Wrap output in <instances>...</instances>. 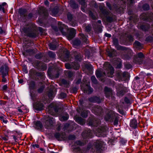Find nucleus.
Masks as SVG:
<instances>
[{"label": "nucleus", "instance_id": "nucleus-1", "mask_svg": "<svg viewBox=\"0 0 153 153\" xmlns=\"http://www.w3.org/2000/svg\"><path fill=\"white\" fill-rule=\"evenodd\" d=\"M103 69L105 70L103 72L100 71H96V75L97 77L101 81H103V78L105 76H107L112 77L114 73V68L109 64L108 62H105L103 65Z\"/></svg>", "mask_w": 153, "mask_h": 153}, {"label": "nucleus", "instance_id": "nucleus-2", "mask_svg": "<svg viewBox=\"0 0 153 153\" xmlns=\"http://www.w3.org/2000/svg\"><path fill=\"white\" fill-rule=\"evenodd\" d=\"M59 28L57 27H53V29L56 32L59 31L63 35L66 36L67 39L69 40H71L75 36L76 34V30L74 28H71L69 30V33L67 34L66 33L63 31L64 29L65 26L64 25L62 24L61 22H58Z\"/></svg>", "mask_w": 153, "mask_h": 153}, {"label": "nucleus", "instance_id": "nucleus-3", "mask_svg": "<svg viewBox=\"0 0 153 153\" xmlns=\"http://www.w3.org/2000/svg\"><path fill=\"white\" fill-rule=\"evenodd\" d=\"M100 11L99 13L100 16L102 18L106 19L109 22H112L115 19V17L108 16L109 13L105 9L104 7L100 6Z\"/></svg>", "mask_w": 153, "mask_h": 153}, {"label": "nucleus", "instance_id": "nucleus-4", "mask_svg": "<svg viewBox=\"0 0 153 153\" xmlns=\"http://www.w3.org/2000/svg\"><path fill=\"white\" fill-rule=\"evenodd\" d=\"M54 136L59 141L66 140H73L75 138V136L74 135H70L68 137H67L64 133L60 134L56 133L55 134Z\"/></svg>", "mask_w": 153, "mask_h": 153}, {"label": "nucleus", "instance_id": "nucleus-5", "mask_svg": "<svg viewBox=\"0 0 153 153\" xmlns=\"http://www.w3.org/2000/svg\"><path fill=\"white\" fill-rule=\"evenodd\" d=\"M47 109L48 113L53 116H57L58 114V108L55 103H51Z\"/></svg>", "mask_w": 153, "mask_h": 153}, {"label": "nucleus", "instance_id": "nucleus-6", "mask_svg": "<svg viewBox=\"0 0 153 153\" xmlns=\"http://www.w3.org/2000/svg\"><path fill=\"white\" fill-rule=\"evenodd\" d=\"M144 57V55L142 53H138L137 55L134 56L133 58V63L136 64H143V59Z\"/></svg>", "mask_w": 153, "mask_h": 153}, {"label": "nucleus", "instance_id": "nucleus-7", "mask_svg": "<svg viewBox=\"0 0 153 153\" xmlns=\"http://www.w3.org/2000/svg\"><path fill=\"white\" fill-rule=\"evenodd\" d=\"M45 122L44 126L46 128H51L53 127L55 123V119L53 118L48 116L45 118Z\"/></svg>", "mask_w": 153, "mask_h": 153}, {"label": "nucleus", "instance_id": "nucleus-8", "mask_svg": "<svg viewBox=\"0 0 153 153\" xmlns=\"http://www.w3.org/2000/svg\"><path fill=\"white\" fill-rule=\"evenodd\" d=\"M83 81L86 85L85 88L82 87V89L84 91V93H86L88 94H91L93 91V89L91 87L89 81L85 80V79H83Z\"/></svg>", "mask_w": 153, "mask_h": 153}, {"label": "nucleus", "instance_id": "nucleus-9", "mask_svg": "<svg viewBox=\"0 0 153 153\" xmlns=\"http://www.w3.org/2000/svg\"><path fill=\"white\" fill-rule=\"evenodd\" d=\"M106 130V127L105 126L101 127L100 128H98L95 131V133L96 136L98 137H104L105 136Z\"/></svg>", "mask_w": 153, "mask_h": 153}, {"label": "nucleus", "instance_id": "nucleus-10", "mask_svg": "<svg viewBox=\"0 0 153 153\" xmlns=\"http://www.w3.org/2000/svg\"><path fill=\"white\" fill-rule=\"evenodd\" d=\"M23 31L28 36L31 37H34L36 36V33L33 32V29L30 27L25 28Z\"/></svg>", "mask_w": 153, "mask_h": 153}, {"label": "nucleus", "instance_id": "nucleus-11", "mask_svg": "<svg viewBox=\"0 0 153 153\" xmlns=\"http://www.w3.org/2000/svg\"><path fill=\"white\" fill-rule=\"evenodd\" d=\"M82 135L84 139L92 138L93 136V131L89 129H87L82 133Z\"/></svg>", "mask_w": 153, "mask_h": 153}, {"label": "nucleus", "instance_id": "nucleus-12", "mask_svg": "<svg viewBox=\"0 0 153 153\" xmlns=\"http://www.w3.org/2000/svg\"><path fill=\"white\" fill-rule=\"evenodd\" d=\"M66 68L70 69L74 68L75 70L78 69L80 67V65L77 62H74L70 64L69 63H66L65 64Z\"/></svg>", "mask_w": 153, "mask_h": 153}, {"label": "nucleus", "instance_id": "nucleus-13", "mask_svg": "<svg viewBox=\"0 0 153 153\" xmlns=\"http://www.w3.org/2000/svg\"><path fill=\"white\" fill-rule=\"evenodd\" d=\"M60 59L63 61H68L69 60V52L66 49H65L63 54L60 56Z\"/></svg>", "mask_w": 153, "mask_h": 153}, {"label": "nucleus", "instance_id": "nucleus-14", "mask_svg": "<svg viewBox=\"0 0 153 153\" xmlns=\"http://www.w3.org/2000/svg\"><path fill=\"white\" fill-rule=\"evenodd\" d=\"M9 68L7 65L1 66L0 68V72L2 74V76H7L8 74Z\"/></svg>", "mask_w": 153, "mask_h": 153}, {"label": "nucleus", "instance_id": "nucleus-15", "mask_svg": "<svg viewBox=\"0 0 153 153\" xmlns=\"http://www.w3.org/2000/svg\"><path fill=\"white\" fill-rule=\"evenodd\" d=\"M125 59H129L131 56L132 55V51L130 49L126 47L125 48Z\"/></svg>", "mask_w": 153, "mask_h": 153}, {"label": "nucleus", "instance_id": "nucleus-16", "mask_svg": "<svg viewBox=\"0 0 153 153\" xmlns=\"http://www.w3.org/2000/svg\"><path fill=\"white\" fill-rule=\"evenodd\" d=\"M104 145L105 143L99 140H96L94 144V145L97 149H100Z\"/></svg>", "mask_w": 153, "mask_h": 153}, {"label": "nucleus", "instance_id": "nucleus-17", "mask_svg": "<svg viewBox=\"0 0 153 153\" xmlns=\"http://www.w3.org/2000/svg\"><path fill=\"white\" fill-rule=\"evenodd\" d=\"M151 15L148 13H142L140 16V18L144 20L149 21V19H152V17Z\"/></svg>", "mask_w": 153, "mask_h": 153}, {"label": "nucleus", "instance_id": "nucleus-18", "mask_svg": "<svg viewBox=\"0 0 153 153\" xmlns=\"http://www.w3.org/2000/svg\"><path fill=\"white\" fill-rule=\"evenodd\" d=\"M139 28L144 31H148L150 29V25L147 24H144L138 26Z\"/></svg>", "mask_w": 153, "mask_h": 153}, {"label": "nucleus", "instance_id": "nucleus-19", "mask_svg": "<svg viewBox=\"0 0 153 153\" xmlns=\"http://www.w3.org/2000/svg\"><path fill=\"white\" fill-rule=\"evenodd\" d=\"M138 123L136 119H135L131 120L130 123V126L132 128L135 129L137 128Z\"/></svg>", "mask_w": 153, "mask_h": 153}, {"label": "nucleus", "instance_id": "nucleus-20", "mask_svg": "<svg viewBox=\"0 0 153 153\" xmlns=\"http://www.w3.org/2000/svg\"><path fill=\"white\" fill-rule=\"evenodd\" d=\"M92 112L96 115L100 113L102 111V108L100 106H95L91 110Z\"/></svg>", "mask_w": 153, "mask_h": 153}, {"label": "nucleus", "instance_id": "nucleus-21", "mask_svg": "<svg viewBox=\"0 0 153 153\" xmlns=\"http://www.w3.org/2000/svg\"><path fill=\"white\" fill-rule=\"evenodd\" d=\"M104 91L106 97H110L113 94L112 90L109 88L105 87L104 88Z\"/></svg>", "mask_w": 153, "mask_h": 153}, {"label": "nucleus", "instance_id": "nucleus-22", "mask_svg": "<svg viewBox=\"0 0 153 153\" xmlns=\"http://www.w3.org/2000/svg\"><path fill=\"white\" fill-rule=\"evenodd\" d=\"M69 118V115L66 113H63L59 116V120L61 121L67 120Z\"/></svg>", "mask_w": 153, "mask_h": 153}, {"label": "nucleus", "instance_id": "nucleus-23", "mask_svg": "<svg viewBox=\"0 0 153 153\" xmlns=\"http://www.w3.org/2000/svg\"><path fill=\"white\" fill-rule=\"evenodd\" d=\"M34 108L37 111H41L43 109V105L40 102H38L34 105Z\"/></svg>", "mask_w": 153, "mask_h": 153}, {"label": "nucleus", "instance_id": "nucleus-24", "mask_svg": "<svg viewBox=\"0 0 153 153\" xmlns=\"http://www.w3.org/2000/svg\"><path fill=\"white\" fill-rule=\"evenodd\" d=\"M89 101L91 102L100 103L101 102V100L100 98L97 97H93L90 98L89 99Z\"/></svg>", "mask_w": 153, "mask_h": 153}, {"label": "nucleus", "instance_id": "nucleus-25", "mask_svg": "<svg viewBox=\"0 0 153 153\" xmlns=\"http://www.w3.org/2000/svg\"><path fill=\"white\" fill-rule=\"evenodd\" d=\"M65 74L69 80L71 81L73 79V77L74 74L73 73L69 71H67L65 72Z\"/></svg>", "mask_w": 153, "mask_h": 153}, {"label": "nucleus", "instance_id": "nucleus-26", "mask_svg": "<svg viewBox=\"0 0 153 153\" xmlns=\"http://www.w3.org/2000/svg\"><path fill=\"white\" fill-rule=\"evenodd\" d=\"M75 119L76 121L79 124L81 125L85 124V120L81 117H76Z\"/></svg>", "mask_w": 153, "mask_h": 153}, {"label": "nucleus", "instance_id": "nucleus-27", "mask_svg": "<svg viewBox=\"0 0 153 153\" xmlns=\"http://www.w3.org/2000/svg\"><path fill=\"white\" fill-rule=\"evenodd\" d=\"M80 4L82 5L81 9L84 12H85V8L86 6V5L85 1V0H78Z\"/></svg>", "mask_w": 153, "mask_h": 153}, {"label": "nucleus", "instance_id": "nucleus-28", "mask_svg": "<svg viewBox=\"0 0 153 153\" xmlns=\"http://www.w3.org/2000/svg\"><path fill=\"white\" fill-rule=\"evenodd\" d=\"M34 127L37 129L41 130L42 128V125L40 121H36L35 122Z\"/></svg>", "mask_w": 153, "mask_h": 153}, {"label": "nucleus", "instance_id": "nucleus-29", "mask_svg": "<svg viewBox=\"0 0 153 153\" xmlns=\"http://www.w3.org/2000/svg\"><path fill=\"white\" fill-rule=\"evenodd\" d=\"M131 95L129 94L128 97H125V104L126 103L128 104H130L131 103Z\"/></svg>", "mask_w": 153, "mask_h": 153}, {"label": "nucleus", "instance_id": "nucleus-30", "mask_svg": "<svg viewBox=\"0 0 153 153\" xmlns=\"http://www.w3.org/2000/svg\"><path fill=\"white\" fill-rule=\"evenodd\" d=\"M75 57V59L76 61H80L82 59V55L79 53H77V52H75L74 53Z\"/></svg>", "mask_w": 153, "mask_h": 153}, {"label": "nucleus", "instance_id": "nucleus-31", "mask_svg": "<svg viewBox=\"0 0 153 153\" xmlns=\"http://www.w3.org/2000/svg\"><path fill=\"white\" fill-rule=\"evenodd\" d=\"M134 46L138 49H141L143 48L142 44L139 42L136 41L134 44Z\"/></svg>", "mask_w": 153, "mask_h": 153}, {"label": "nucleus", "instance_id": "nucleus-32", "mask_svg": "<svg viewBox=\"0 0 153 153\" xmlns=\"http://www.w3.org/2000/svg\"><path fill=\"white\" fill-rule=\"evenodd\" d=\"M7 7V4L4 2L0 5V10L2 11L4 13H5L4 9Z\"/></svg>", "mask_w": 153, "mask_h": 153}, {"label": "nucleus", "instance_id": "nucleus-33", "mask_svg": "<svg viewBox=\"0 0 153 153\" xmlns=\"http://www.w3.org/2000/svg\"><path fill=\"white\" fill-rule=\"evenodd\" d=\"M38 68L42 71H44L47 69V66L45 63H41L38 64Z\"/></svg>", "mask_w": 153, "mask_h": 153}, {"label": "nucleus", "instance_id": "nucleus-34", "mask_svg": "<svg viewBox=\"0 0 153 153\" xmlns=\"http://www.w3.org/2000/svg\"><path fill=\"white\" fill-rule=\"evenodd\" d=\"M70 4L71 7L73 8L76 9L78 7V6L76 4L74 0H71L70 1Z\"/></svg>", "mask_w": 153, "mask_h": 153}, {"label": "nucleus", "instance_id": "nucleus-35", "mask_svg": "<svg viewBox=\"0 0 153 153\" xmlns=\"http://www.w3.org/2000/svg\"><path fill=\"white\" fill-rule=\"evenodd\" d=\"M21 16H23L25 18L26 17L27 10L25 9H20L19 11Z\"/></svg>", "mask_w": 153, "mask_h": 153}, {"label": "nucleus", "instance_id": "nucleus-36", "mask_svg": "<svg viewBox=\"0 0 153 153\" xmlns=\"http://www.w3.org/2000/svg\"><path fill=\"white\" fill-rule=\"evenodd\" d=\"M80 36H81V39H82V41L86 43H88L87 36L84 35L83 34L80 33L79 34Z\"/></svg>", "mask_w": 153, "mask_h": 153}, {"label": "nucleus", "instance_id": "nucleus-37", "mask_svg": "<svg viewBox=\"0 0 153 153\" xmlns=\"http://www.w3.org/2000/svg\"><path fill=\"white\" fill-rule=\"evenodd\" d=\"M29 85L30 92H31V90L34 88L35 83L34 82L31 81L30 82Z\"/></svg>", "mask_w": 153, "mask_h": 153}, {"label": "nucleus", "instance_id": "nucleus-38", "mask_svg": "<svg viewBox=\"0 0 153 153\" xmlns=\"http://www.w3.org/2000/svg\"><path fill=\"white\" fill-rule=\"evenodd\" d=\"M54 90H55L53 89L51 90L48 93V96L51 99L52 97H53L54 96L55 94L54 92Z\"/></svg>", "mask_w": 153, "mask_h": 153}, {"label": "nucleus", "instance_id": "nucleus-39", "mask_svg": "<svg viewBox=\"0 0 153 153\" xmlns=\"http://www.w3.org/2000/svg\"><path fill=\"white\" fill-rule=\"evenodd\" d=\"M130 74L128 73L125 72V82H127L130 79Z\"/></svg>", "mask_w": 153, "mask_h": 153}, {"label": "nucleus", "instance_id": "nucleus-40", "mask_svg": "<svg viewBox=\"0 0 153 153\" xmlns=\"http://www.w3.org/2000/svg\"><path fill=\"white\" fill-rule=\"evenodd\" d=\"M114 8L115 10H116L117 12L120 13H121L123 11V8L122 7H119L118 8V7L117 6L116 7L114 6Z\"/></svg>", "mask_w": 153, "mask_h": 153}, {"label": "nucleus", "instance_id": "nucleus-41", "mask_svg": "<svg viewBox=\"0 0 153 153\" xmlns=\"http://www.w3.org/2000/svg\"><path fill=\"white\" fill-rule=\"evenodd\" d=\"M85 68L90 72H91L92 71V66L89 63L86 64L85 65Z\"/></svg>", "mask_w": 153, "mask_h": 153}, {"label": "nucleus", "instance_id": "nucleus-42", "mask_svg": "<svg viewBox=\"0 0 153 153\" xmlns=\"http://www.w3.org/2000/svg\"><path fill=\"white\" fill-rule=\"evenodd\" d=\"M49 48L51 50H54L56 48V45L55 44H53V43H50L49 45Z\"/></svg>", "mask_w": 153, "mask_h": 153}, {"label": "nucleus", "instance_id": "nucleus-43", "mask_svg": "<svg viewBox=\"0 0 153 153\" xmlns=\"http://www.w3.org/2000/svg\"><path fill=\"white\" fill-rule=\"evenodd\" d=\"M81 43L80 41L78 39H76L73 42V43L74 46H78Z\"/></svg>", "mask_w": 153, "mask_h": 153}, {"label": "nucleus", "instance_id": "nucleus-44", "mask_svg": "<svg viewBox=\"0 0 153 153\" xmlns=\"http://www.w3.org/2000/svg\"><path fill=\"white\" fill-rule=\"evenodd\" d=\"M115 51L114 50H111L108 51V54L109 56L111 57L114 56Z\"/></svg>", "mask_w": 153, "mask_h": 153}, {"label": "nucleus", "instance_id": "nucleus-45", "mask_svg": "<svg viewBox=\"0 0 153 153\" xmlns=\"http://www.w3.org/2000/svg\"><path fill=\"white\" fill-rule=\"evenodd\" d=\"M153 40V38L152 36H148L146 37V41L147 42H150Z\"/></svg>", "mask_w": 153, "mask_h": 153}, {"label": "nucleus", "instance_id": "nucleus-46", "mask_svg": "<svg viewBox=\"0 0 153 153\" xmlns=\"http://www.w3.org/2000/svg\"><path fill=\"white\" fill-rule=\"evenodd\" d=\"M88 112L87 111H83L81 113V116L84 117H86L87 116Z\"/></svg>", "mask_w": 153, "mask_h": 153}, {"label": "nucleus", "instance_id": "nucleus-47", "mask_svg": "<svg viewBox=\"0 0 153 153\" xmlns=\"http://www.w3.org/2000/svg\"><path fill=\"white\" fill-rule=\"evenodd\" d=\"M86 143L85 142H82L80 141H78L76 142L75 143V145L76 144L79 145V146H82L84 145L85 143Z\"/></svg>", "mask_w": 153, "mask_h": 153}, {"label": "nucleus", "instance_id": "nucleus-48", "mask_svg": "<svg viewBox=\"0 0 153 153\" xmlns=\"http://www.w3.org/2000/svg\"><path fill=\"white\" fill-rule=\"evenodd\" d=\"M91 80L92 82L95 84L97 83V80L94 76H92L91 77Z\"/></svg>", "mask_w": 153, "mask_h": 153}, {"label": "nucleus", "instance_id": "nucleus-49", "mask_svg": "<svg viewBox=\"0 0 153 153\" xmlns=\"http://www.w3.org/2000/svg\"><path fill=\"white\" fill-rule=\"evenodd\" d=\"M143 8L144 10H148L149 9V5L147 4H144L143 5Z\"/></svg>", "mask_w": 153, "mask_h": 153}, {"label": "nucleus", "instance_id": "nucleus-50", "mask_svg": "<svg viewBox=\"0 0 153 153\" xmlns=\"http://www.w3.org/2000/svg\"><path fill=\"white\" fill-rule=\"evenodd\" d=\"M48 54L49 56L52 57V58H54L55 56V55L54 53H53L52 51H49L48 53Z\"/></svg>", "mask_w": 153, "mask_h": 153}, {"label": "nucleus", "instance_id": "nucleus-51", "mask_svg": "<svg viewBox=\"0 0 153 153\" xmlns=\"http://www.w3.org/2000/svg\"><path fill=\"white\" fill-rule=\"evenodd\" d=\"M111 116L109 114H107L105 117V119L107 121H109L110 120Z\"/></svg>", "mask_w": 153, "mask_h": 153}, {"label": "nucleus", "instance_id": "nucleus-52", "mask_svg": "<svg viewBox=\"0 0 153 153\" xmlns=\"http://www.w3.org/2000/svg\"><path fill=\"white\" fill-rule=\"evenodd\" d=\"M132 67V65L129 63H127L125 65V68L127 69H130Z\"/></svg>", "mask_w": 153, "mask_h": 153}, {"label": "nucleus", "instance_id": "nucleus-53", "mask_svg": "<svg viewBox=\"0 0 153 153\" xmlns=\"http://www.w3.org/2000/svg\"><path fill=\"white\" fill-rule=\"evenodd\" d=\"M67 17L68 20L70 21L71 20L72 18V16L71 13H68L67 14Z\"/></svg>", "mask_w": 153, "mask_h": 153}, {"label": "nucleus", "instance_id": "nucleus-54", "mask_svg": "<svg viewBox=\"0 0 153 153\" xmlns=\"http://www.w3.org/2000/svg\"><path fill=\"white\" fill-rule=\"evenodd\" d=\"M61 82L63 84L65 85H67L69 83V81H68L64 79L62 80Z\"/></svg>", "mask_w": 153, "mask_h": 153}, {"label": "nucleus", "instance_id": "nucleus-55", "mask_svg": "<svg viewBox=\"0 0 153 153\" xmlns=\"http://www.w3.org/2000/svg\"><path fill=\"white\" fill-rule=\"evenodd\" d=\"M128 40L130 42H132L133 41V38L131 35H130L128 36Z\"/></svg>", "mask_w": 153, "mask_h": 153}, {"label": "nucleus", "instance_id": "nucleus-56", "mask_svg": "<svg viewBox=\"0 0 153 153\" xmlns=\"http://www.w3.org/2000/svg\"><path fill=\"white\" fill-rule=\"evenodd\" d=\"M0 119L4 123H7V121L6 120L4 119L3 117H0Z\"/></svg>", "mask_w": 153, "mask_h": 153}, {"label": "nucleus", "instance_id": "nucleus-57", "mask_svg": "<svg viewBox=\"0 0 153 153\" xmlns=\"http://www.w3.org/2000/svg\"><path fill=\"white\" fill-rule=\"evenodd\" d=\"M90 15L94 19H95L97 18L96 16H94L92 13H90Z\"/></svg>", "mask_w": 153, "mask_h": 153}, {"label": "nucleus", "instance_id": "nucleus-58", "mask_svg": "<svg viewBox=\"0 0 153 153\" xmlns=\"http://www.w3.org/2000/svg\"><path fill=\"white\" fill-rule=\"evenodd\" d=\"M23 71L25 73H27L28 72V71H27V68L26 66H25L23 68Z\"/></svg>", "mask_w": 153, "mask_h": 153}, {"label": "nucleus", "instance_id": "nucleus-59", "mask_svg": "<svg viewBox=\"0 0 153 153\" xmlns=\"http://www.w3.org/2000/svg\"><path fill=\"white\" fill-rule=\"evenodd\" d=\"M127 1L130 5H132L134 2L133 0H127Z\"/></svg>", "mask_w": 153, "mask_h": 153}, {"label": "nucleus", "instance_id": "nucleus-60", "mask_svg": "<svg viewBox=\"0 0 153 153\" xmlns=\"http://www.w3.org/2000/svg\"><path fill=\"white\" fill-rule=\"evenodd\" d=\"M91 27L89 26H87L86 27V30L87 32L91 30Z\"/></svg>", "mask_w": 153, "mask_h": 153}, {"label": "nucleus", "instance_id": "nucleus-61", "mask_svg": "<svg viewBox=\"0 0 153 153\" xmlns=\"http://www.w3.org/2000/svg\"><path fill=\"white\" fill-rule=\"evenodd\" d=\"M61 96L62 98L65 97L66 96L65 94L63 93L61 94Z\"/></svg>", "mask_w": 153, "mask_h": 153}, {"label": "nucleus", "instance_id": "nucleus-62", "mask_svg": "<svg viewBox=\"0 0 153 153\" xmlns=\"http://www.w3.org/2000/svg\"><path fill=\"white\" fill-rule=\"evenodd\" d=\"M106 5H107V6L109 7V8L110 10H111L112 9L111 7V4H110L109 3H107Z\"/></svg>", "mask_w": 153, "mask_h": 153}, {"label": "nucleus", "instance_id": "nucleus-63", "mask_svg": "<svg viewBox=\"0 0 153 153\" xmlns=\"http://www.w3.org/2000/svg\"><path fill=\"white\" fill-rule=\"evenodd\" d=\"M44 89L43 87H41L38 90V91L39 93L42 92L43 91Z\"/></svg>", "mask_w": 153, "mask_h": 153}, {"label": "nucleus", "instance_id": "nucleus-64", "mask_svg": "<svg viewBox=\"0 0 153 153\" xmlns=\"http://www.w3.org/2000/svg\"><path fill=\"white\" fill-rule=\"evenodd\" d=\"M6 76H2V77H3V79H2V82H5L7 80V79L5 78V77Z\"/></svg>", "mask_w": 153, "mask_h": 153}]
</instances>
